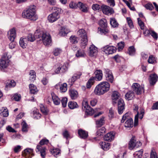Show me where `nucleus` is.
Listing matches in <instances>:
<instances>
[{
	"label": "nucleus",
	"instance_id": "obj_11",
	"mask_svg": "<svg viewBox=\"0 0 158 158\" xmlns=\"http://www.w3.org/2000/svg\"><path fill=\"white\" fill-rule=\"evenodd\" d=\"M103 50L105 53L108 55L115 52L116 51V48L113 46H107L104 47Z\"/></svg>",
	"mask_w": 158,
	"mask_h": 158
},
{
	"label": "nucleus",
	"instance_id": "obj_34",
	"mask_svg": "<svg viewBox=\"0 0 158 158\" xmlns=\"http://www.w3.org/2000/svg\"><path fill=\"white\" fill-rule=\"evenodd\" d=\"M15 82L13 80L8 81L6 83L5 89H6L8 88L13 87L15 85Z\"/></svg>",
	"mask_w": 158,
	"mask_h": 158
},
{
	"label": "nucleus",
	"instance_id": "obj_28",
	"mask_svg": "<svg viewBox=\"0 0 158 158\" xmlns=\"http://www.w3.org/2000/svg\"><path fill=\"white\" fill-rule=\"evenodd\" d=\"M135 96L134 93L130 90L128 92L125 94V98L126 99L128 100H131Z\"/></svg>",
	"mask_w": 158,
	"mask_h": 158
},
{
	"label": "nucleus",
	"instance_id": "obj_48",
	"mask_svg": "<svg viewBox=\"0 0 158 158\" xmlns=\"http://www.w3.org/2000/svg\"><path fill=\"white\" fill-rule=\"evenodd\" d=\"M70 42L72 44H75L77 43L78 39L75 35H72L70 38Z\"/></svg>",
	"mask_w": 158,
	"mask_h": 158
},
{
	"label": "nucleus",
	"instance_id": "obj_26",
	"mask_svg": "<svg viewBox=\"0 0 158 158\" xmlns=\"http://www.w3.org/2000/svg\"><path fill=\"white\" fill-rule=\"evenodd\" d=\"M77 34L81 38V39L87 38L86 32L85 30L83 29L78 30Z\"/></svg>",
	"mask_w": 158,
	"mask_h": 158
},
{
	"label": "nucleus",
	"instance_id": "obj_13",
	"mask_svg": "<svg viewBox=\"0 0 158 158\" xmlns=\"http://www.w3.org/2000/svg\"><path fill=\"white\" fill-rule=\"evenodd\" d=\"M105 76L106 80L110 83H112L114 81V77L112 72L108 69H105Z\"/></svg>",
	"mask_w": 158,
	"mask_h": 158
},
{
	"label": "nucleus",
	"instance_id": "obj_32",
	"mask_svg": "<svg viewBox=\"0 0 158 158\" xmlns=\"http://www.w3.org/2000/svg\"><path fill=\"white\" fill-rule=\"evenodd\" d=\"M150 83L151 84L153 85L157 81V77L155 74H152L150 75Z\"/></svg>",
	"mask_w": 158,
	"mask_h": 158
},
{
	"label": "nucleus",
	"instance_id": "obj_47",
	"mask_svg": "<svg viewBox=\"0 0 158 158\" xmlns=\"http://www.w3.org/2000/svg\"><path fill=\"white\" fill-rule=\"evenodd\" d=\"M61 49L59 48H55L53 51V54L56 56L59 55L62 52Z\"/></svg>",
	"mask_w": 158,
	"mask_h": 158
},
{
	"label": "nucleus",
	"instance_id": "obj_14",
	"mask_svg": "<svg viewBox=\"0 0 158 158\" xmlns=\"http://www.w3.org/2000/svg\"><path fill=\"white\" fill-rule=\"evenodd\" d=\"M33 149L31 148H27L23 152V155L26 158H31L33 155Z\"/></svg>",
	"mask_w": 158,
	"mask_h": 158
},
{
	"label": "nucleus",
	"instance_id": "obj_27",
	"mask_svg": "<svg viewBox=\"0 0 158 158\" xmlns=\"http://www.w3.org/2000/svg\"><path fill=\"white\" fill-rule=\"evenodd\" d=\"M136 140L134 136L132 137L130 140L129 143V148L130 150L133 149L135 147Z\"/></svg>",
	"mask_w": 158,
	"mask_h": 158
},
{
	"label": "nucleus",
	"instance_id": "obj_7",
	"mask_svg": "<svg viewBox=\"0 0 158 158\" xmlns=\"http://www.w3.org/2000/svg\"><path fill=\"white\" fill-rule=\"evenodd\" d=\"M82 108L86 110V112L89 115H92L95 112L94 110L89 105L87 102L85 100L82 102Z\"/></svg>",
	"mask_w": 158,
	"mask_h": 158
},
{
	"label": "nucleus",
	"instance_id": "obj_43",
	"mask_svg": "<svg viewBox=\"0 0 158 158\" xmlns=\"http://www.w3.org/2000/svg\"><path fill=\"white\" fill-rule=\"evenodd\" d=\"M60 90L61 92H65L67 89V85L66 83H64L60 85Z\"/></svg>",
	"mask_w": 158,
	"mask_h": 158
},
{
	"label": "nucleus",
	"instance_id": "obj_51",
	"mask_svg": "<svg viewBox=\"0 0 158 158\" xmlns=\"http://www.w3.org/2000/svg\"><path fill=\"white\" fill-rule=\"evenodd\" d=\"M40 110L41 112L44 115L48 114V110L47 107L44 106L43 105L40 106Z\"/></svg>",
	"mask_w": 158,
	"mask_h": 158
},
{
	"label": "nucleus",
	"instance_id": "obj_16",
	"mask_svg": "<svg viewBox=\"0 0 158 158\" xmlns=\"http://www.w3.org/2000/svg\"><path fill=\"white\" fill-rule=\"evenodd\" d=\"M114 134L113 132H110L107 133L104 136V139L107 141H111L114 138Z\"/></svg>",
	"mask_w": 158,
	"mask_h": 158
},
{
	"label": "nucleus",
	"instance_id": "obj_12",
	"mask_svg": "<svg viewBox=\"0 0 158 158\" xmlns=\"http://www.w3.org/2000/svg\"><path fill=\"white\" fill-rule=\"evenodd\" d=\"M118 111L119 114H122L124 110L125 104L123 100L122 99H120L118 101Z\"/></svg>",
	"mask_w": 158,
	"mask_h": 158
},
{
	"label": "nucleus",
	"instance_id": "obj_5",
	"mask_svg": "<svg viewBox=\"0 0 158 158\" xmlns=\"http://www.w3.org/2000/svg\"><path fill=\"white\" fill-rule=\"evenodd\" d=\"M100 26L102 28H98V30L101 34L103 33L105 34L107 33L108 32V30L106 28L107 26V21L105 19H102L101 20L99 23Z\"/></svg>",
	"mask_w": 158,
	"mask_h": 158
},
{
	"label": "nucleus",
	"instance_id": "obj_22",
	"mask_svg": "<svg viewBox=\"0 0 158 158\" xmlns=\"http://www.w3.org/2000/svg\"><path fill=\"white\" fill-rule=\"evenodd\" d=\"M36 148L37 151H40L41 156L43 158H44L45 156V150L46 149L44 147H43L41 146L37 145L36 147Z\"/></svg>",
	"mask_w": 158,
	"mask_h": 158
},
{
	"label": "nucleus",
	"instance_id": "obj_56",
	"mask_svg": "<svg viewBox=\"0 0 158 158\" xmlns=\"http://www.w3.org/2000/svg\"><path fill=\"white\" fill-rule=\"evenodd\" d=\"M22 131L23 132H26L27 131V125L26 122L23 121L22 123Z\"/></svg>",
	"mask_w": 158,
	"mask_h": 158
},
{
	"label": "nucleus",
	"instance_id": "obj_6",
	"mask_svg": "<svg viewBox=\"0 0 158 158\" xmlns=\"http://www.w3.org/2000/svg\"><path fill=\"white\" fill-rule=\"evenodd\" d=\"M40 40H41L44 44L46 46H48L52 43L51 36L48 33L45 32L43 34Z\"/></svg>",
	"mask_w": 158,
	"mask_h": 158
},
{
	"label": "nucleus",
	"instance_id": "obj_24",
	"mask_svg": "<svg viewBox=\"0 0 158 158\" xmlns=\"http://www.w3.org/2000/svg\"><path fill=\"white\" fill-rule=\"evenodd\" d=\"M99 144L101 146L102 148L105 151L108 150L110 148V143L105 142H100Z\"/></svg>",
	"mask_w": 158,
	"mask_h": 158
},
{
	"label": "nucleus",
	"instance_id": "obj_18",
	"mask_svg": "<svg viewBox=\"0 0 158 158\" xmlns=\"http://www.w3.org/2000/svg\"><path fill=\"white\" fill-rule=\"evenodd\" d=\"M97 48L94 45H91L89 47V54L93 56H96L98 53Z\"/></svg>",
	"mask_w": 158,
	"mask_h": 158
},
{
	"label": "nucleus",
	"instance_id": "obj_49",
	"mask_svg": "<svg viewBox=\"0 0 158 158\" xmlns=\"http://www.w3.org/2000/svg\"><path fill=\"white\" fill-rule=\"evenodd\" d=\"M85 55L84 51L83 50L79 49L76 54V56L77 57H83Z\"/></svg>",
	"mask_w": 158,
	"mask_h": 158
},
{
	"label": "nucleus",
	"instance_id": "obj_21",
	"mask_svg": "<svg viewBox=\"0 0 158 158\" xmlns=\"http://www.w3.org/2000/svg\"><path fill=\"white\" fill-rule=\"evenodd\" d=\"M95 76L94 77L95 80L97 81H100L102 77V71L101 70H97L94 72Z\"/></svg>",
	"mask_w": 158,
	"mask_h": 158
},
{
	"label": "nucleus",
	"instance_id": "obj_20",
	"mask_svg": "<svg viewBox=\"0 0 158 158\" xmlns=\"http://www.w3.org/2000/svg\"><path fill=\"white\" fill-rule=\"evenodd\" d=\"M78 7L82 12H87L88 11V9L87 6L81 2H79L77 3Z\"/></svg>",
	"mask_w": 158,
	"mask_h": 158
},
{
	"label": "nucleus",
	"instance_id": "obj_64",
	"mask_svg": "<svg viewBox=\"0 0 158 158\" xmlns=\"http://www.w3.org/2000/svg\"><path fill=\"white\" fill-rule=\"evenodd\" d=\"M114 112L112 108H110L108 114V116L110 118H112L114 117Z\"/></svg>",
	"mask_w": 158,
	"mask_h": 158
},
{
	"label": "nucleus",
	"instance_id": "obj_1",
	"mask_svg": "<svg viewBox=\"0 0 158 158\" xmlns=\"http://www.w3.org/2000/svg\"><path fill=\"white\" fill-rule=\"evenodd\" d=\"M36 6L34 5L29 6L27 9L24 10L22 13L23 17L30 19L31 20L35 21L38 19V16L36 14Z\"/></svg>",
	"mask_w": 158,
	"mask_h": 158
},
{
	"label": "nucleus",
	"instance_id": "obj_9",
	"mask_svg": "<svg viewBox=\"0 0 158 158\" xmlns=\"http://www.w3.org/2000/svg\"><path fill=\"white\" fill-rule=\"evenodd\" d=\"M8 37L11 42L14 41L16 37V30L15 28H13L8 31Z\"/></svg>",
	"mask_w": 158,
	"mask_h": 158
},
{
	"label": "nucleus",
	"instance_id": "obj_38",
	"mask_svg": "<svg viewBox=\"0 0 158 158\" xmlns=\"http://www.w3.org/2000/svg\"><path fill=\"white\" fill-rule=\"evenodd\" d=\"M1 115L4 117H7L8 116L9 113L7 109L6 108L3 107L1 110Z\"/></svg>",
	"mask_w": 158,
	"mask_h": 158
},
{
	"label": "nucleus",
	"instance_id": "obj_60",
	"mask_svg": "<svg viewBox=\"0 0 158 158\" xmlns=\"http://www.w3.org/2000/svg\"><path fill=\"white\" fill-rule=\"evenodd\" d=\"M49 143V140L46 139H41L39 143L40 145L42 146V145L47 144Z\"/></svg>",
	"mask_w": 158,
	"mask_h": 158
},
{
	"label": "nucleus",
	"instance_id": "obj_46",
	"mask_svg": "<svg viewBox=\"0 0 158 158\" xmlns=\"http://www.w3.org/2000/svg\"><path fill=\"white\" fill-rule=\"evenodd\" d=\"M30 80L31 81H33L35 80L36 77L35 73L33 70H31L30 73Z\"/></svg>",
	"mask_w": 158,
	"mask_h": 158
},
{
	"label": "nucleus",
	"instance_id": "obj_15",
	"mask_svg": "<svg viewBox=\"0 0 158 158\" xmlns=\"http://www.w3.org/2000/svg\"><path fill=\"white\" fill-rule=\"evenodd\" d=\"M82 74L81 72H78L77 73L74 74L73 76L69 80V83L70 85H73V82L78 79L80 78Z\"/></svg>",
	"mask_w": 158,
	"mask_h": 158
},
{
	"label": "nucleus",
	"instance_id": "obj_29",
	"mask_svg": "<svg viewBox=\"0 0 158 158\" xmlns=\"http://www.w3.org/2000/svg\"><path fill=\"white\" fill-rule=\"evenodd\" d=\"M70 95L72 99H75L78 97V93L77 91L74 89H71L70 90Z\"/></svg>",
	"mask_w": 158,
	"mask_h": 158
},
{
	"label": "nucleus",
	"instance_id": "obj_42",
	"mask_svg": "<svg viewBox=\"0 0 158 158\" xmlns=\"http://www.w3.org/2000/svg\"><path fill=\"white\" fill-rule=\"evenodd\" d=\"M106 129L104 127H102L98 129L96 133V135L98 136L103 135L105 132Z\"/></svg>",
	"mask_w": 158,
	"mask_h": 158
},
{
	"label": "nucleus",
	"instance_id": "obj_37",
	"mask_svg": "<svg viewBox=\"0 0 158 158\" xmlns=\"http://www.w3.org/2000/svg\"><path fill=\"white\" fill-rule=\"evenodd\" d=\"M135 53V49L134 46H131L129 47L128 49V53L130 56L134 55Z\"/></svg>",
	"mask_w": 158,
	"mask_h": 158
},
{
	"label": "nucleus",
	"instance_id": "obj_10",
	"mask_svg": "<svg viewBox=\"0 0 158 158\" xmlns=\"http://www.w3.org/2000/svg\"><path fill=\"white\" fill-rule=\"evenodd\" d=\"M102 10L104 14L107 15H111L114 12V10L112 8L107 6L102 5Z\"/></svg>",
	"mask_w": 158,
	"mask_h": 158
},
{
	"label": "nucleus",
	"instance_id": "obj_58",
	"mask_svg": "<svg viewBox=\"0 0 158 158\" xmlns=\"http://www.w3.org/2000/svg\"><path fill=\"white\" fill-rule=\"evenodd\" d=\"M69 6L70 8L74 9L77 8L78 7L77 3L73 2H71L69 4Z\"/></svg>",
	"mask_w": 158,
	"mask_h": 158
},
{
	"label": "nucleus",
	"instance_id": "obj_8",
	"mask_svg": "<svg viewBox=\"0 0 158 158\" xmlns=\"http://www.w3.org/2000/svg\"><path fill=\"white\" fill-rule=\"evenodd\" d=\"M132 88L133 90L138 95L141 94L142 91L143 90V88L137 83H134L132 86Z\"/></svg>",
	"mask_w": 158,
	"mask_h": 158
},
{
	"label": "nucleus",
	"instance_id": "obj_19",
	"mask_svg": "<svg viewBox=\"0 0 158 158\" xmlns=\"http://www.w3.org/2000/svg\"><path fill=\"white\" fill-rule=\"evenodd\" d=\"M78 134L81 138L85 139L88 136V132L82 129H79L78 131Z\"/></svg>",
	"mask_w": 158,
	"mask_h": 158
},
{
	"label": "nucleus",
	"instance_id": "obj_50",
	"mask_svg": "<svg viewBox=\"0 0 158 158\" xmlns=\"http://www.w3.org/2000/svg\"><path fill=\"white\" fill-rule=\"evenodd\" d=\"M51 153L55 157H57L58 154L60 153V150L59 148L53 149L51 151Z\"/></svg>",
	"mask_w": 158,
	"mask_h": 158
},
{
	"label": "nucleus",
	"instance_id": "obj_57",
	"mask_svg": "<svg viewBox=\"0 0 158 158\" xmlns=\"http://www.w3.org/2000/svg\"><path fill=\"white\" fill-rule=\"evenodd\" d=\"M124 43L123 42H121L118 44V49L119 51H120L123 49L124 47Z\"/></svg>",
	"mask_w": 158,
	"mask_h": 158
},
{
	"label": "nucleus",
	"instance_id": "obj_33",
	"mask_svg": "<svg viewBox=\"0 0 158 158\" xmlns=\"http://www.w3.org/2000/svg\"><path fill=\"white\" fill-rule=\"evenodd\" d=\"M44 32L40 31L39 30H36L34 34V36L35 38H39L41 39L43 34H44Z\"/></svg>",
	"mask_w": 158,
	"mask_h": 158
},
{
	"label": "nucleus",
	"instance_id": "obj_25",
	"mask_svg": "<svg viewBox=\"0 0 158 158\" xmlns=\"http://www.w3.org/2000/svg\"><path fill=\"white\" fill-rule=\"evenodd\" d=\"M70 31L69 30L64 27H62L59 32V35L62 36H65Z\"/></svg>",
	"mask_w": 158,
	"mask_h": 158
},
{
	"label": "nucleus",
	"instance_id": "obj_55",
	"mask_svg": "<svg viewBox=\"0 0 158 158\" xmlns=\"http://www.w3.org/2000/svg\"><path fill=\"white\" fill-rule=\"evenodd\" d=\"M41 116V114L39 112L37 111H34L33 112V117L35 119H38L40 118Z\"/></svg>",
	"mask_w": 158,
	"mask_h": 158
},
{
	"label": "nucleus",
	"instance_id": "obj_4",
	"mask_svg": "<svg viewBox=\"0 0 158 158\" xmlns=\"http://www.w3.org/2000/svg\"><path fill=\"white\" fill-rule=\"evenodd\" d=\"M10 57L7 56V53H5L2 56L0 60V69L1 70L6 68L9 65Z\"/></svg>",
	"mask_w": 158,
	"mask_h": 158
},
{
	"label": "nucleus",
	"instance_id": "obj_45",
	"mask_svg": "<svg viewBox=\"0 0 158 158\" xmlns=\"http://www.w3.org/2000/svg\"><path fill=\"white\" fill-rule=\"evenodd\" d=\"M156 58L154 56L150 55L148 58V62L150 64H153L156 63Z\"/></svg>",
	"mask_w": 158,
	"mask_h": 158
},
{
	"label": "nucleus",
	"instance_id": "obj_35",
	"mask_svg": "<svg viewBox=\"0 0 158 158\" xmlns=\"http://www.w3.org/2000/svg\"><path fill=\"white\" fill-rule=\"evenodd\" d=\"M52 98L54 103L56 105H58L60 104V100L58 97L54 94H52Z\"/></svg>",
	"mask_w": 158,
	"mask_h": 158
},
{
	"label": "nucleus",
	"instance_id": "obj_41",
	"mask_svg": "<svg viewBox=\"0 0 158 158\" xmlns=\"http://www.w3.org/2000/svg\"><path fill=\"white\" fill-rule=\"evenodd\" d=\"M87 38L81 39V46L82 49H84L85 48L87 45Z\"/></svg>",
	"mask_w": 158,
	"mask_h": 158
},
{
	"label": "nucleus",
	"instance_id": "obj_40",
	"mask_svg": "<svg viewBox=\"0 0 158 158\" xmlns=\"http://www.w3.org/2000/svg\"><path fill=\"white\" fill-rule=\"evenodd\" d=\"M68 106L70 109H72L77 108L78 106L77 102L74 101H70L68 103Z\"/></svg>",
	"mask_w": 158,
	"mask_h": 158
},
{
	"label": "nucleus",
	"instance_id": "obj_23",
	"mask_svg": "<svg viewBox=\"0 0 158 158\" xmlns=\"http://www.w3.org/2000/svg\"><path fill=\"white\" fill-rule=\"evenodd\" d=\"M134 110L137 112V114L135 116L134 124V126H136L137 125L138 122L139 113V112L138 111V110L139 109V107L137 105H134Z\"/></svg>",
	"mask_w": 158,
	"mask_h": 158
},
{
	"label": "nucleus",
	"instance_id": "obj_63",
	"mask_svg": "<svg viewBox=\"0 0 158 158\" xmlns=\"http://www.w3.org/2000/svg\"><path fill=\"white\" fill-rule=\"evenodd\" d=\"M67 99L66 98H63L61 100V103L63 106L64 107L66 106L67 103Z\"/></svg>",
	"mask_w": 158,
	"mask_h": 158
},
{
	"label": "nucleus",
	"instance_id": "obj_3",
	"mask_svg": "<svg viewBox=\"0 0 158 158\" xmlns=\"http://www.w3.org/2000/svg\"><path fill=\"white\" fill-rule=\"evenodd\" d=\"M52 13L50 14L48 17V21L53 23L57 20L60 17V13L61 11L60 8L54 7L52 9Z\"/></svg>",
	"mask_w": 158,
	"mask_h": 158
},
{
	"label": "nucleus",
	"instance_id": "obj_2",
	"mask_svg": "<svg viewBox=\"0 0 158 158\" xmlns=\"http://www.w3.org/2000/svg\"><path fill=\"white\" fill-rule=\"evenodd\" d=\"M110 86V84L107 81L101 82L95 87L94 91V93L97 95H103L109 90Z\"/></svg>",
	"mask_w": 158,
	"mask_h": 158
},
{
	"label": "nucleus",
	"instance_id": "obj_31",
	"mask_svg": "<svg viewBox=\"0 0 158 158\" xmlns=\"http://www.w3.org/2000/svg\"><path fill=\"white\" fill-rule=\"evenodd\" d=\"M133 126V121L132 118L127 119L125 123V127H132Z\"/></svg>",
	"mask_w": 158,
	"mask_h": 158
},
{
	"label": "nucleus",
	"instance_id": "obj_62",
	"mask_svg": "<svg viewBox=\"0 0 158 158\" xmlns=\"http://www.w3.org/2000/svg\"><path fill=\"white\" fill-rule=\"evenodd\" d=\"M127 21L128 25L131 28L133 27V22L131 19L129 17H127Z\"/></svg>",
	"mask_w": 158,
	"mask_h": 158
},
{
	"label": "nucleus",
	"instance_id": "obj_39",
	"mask_svg": "<svg viewBox=\"0 0 158 158\" xmlns=\"http://www.w3.org/2000/svg\"><path fill=\"white\" fill-rule=\"evenodd\" d=\"M94 77L90 78L87 82L86 84V87L88 88H90L94 82Z\"/></svg>",
	"mask_w": 158,
	"mask_h": 158
},
{
	"label": "nucleus",
	"instance_id": "obj_53",
	"mask_svg": "<svg viewBox=\"0 0 158 158\" xmlns=\"http://www.w3.org/2000/svg\"><path fill=\"white\" fill-rule=\"evenodd\" d=\"M120 94L117 91H114L112 95V99L114 100H116L119 98Z\"/></svg>",
	"mask_w": 158,
	"mask_h": 158
},
{
	"label": "nucleus",
	"instance_id": "obj_36",
	"mask_svg": "<svg viewBox=\"0 0 158 158\" xmlns=\"http://www.w3.org/2000/svg\"><path fill=\"white\" fill-rule=\"evenodd\" d=\"M110 23L113 27H117L118 26V24L114 18H110Z\"/></svg>",
	"mask_w": 158,
	"mask_h": 158
},
{
	"label": "nucleus",
	"instance_id": "obj_44",
	"mask_svg": "<svg viewBox=\"0 0 158 158\" xmlns=\"http://www.w3.org/2000/svg\"><path fill=\"white\" fill-rule=\"evenodd\" d=\"M104 123V117H102L100 119L97 120L96 121V124L97 126L100 127L102 126Z\"/></svg>",
	"mask_w": 158,
	"mask_h": 158
},
{
	"label": "nucleus",
	"instance_id": "obj_30",
	"mask_svg": "<svg viewBox=\"0 0 158 158\" xmlns=\"http://www.w3.org/2000/svg\"><path fill=\"white\" fill-rule=\"evenodd\" d=\"M30 93L33 94L37 93L38 91V90L36 86L33 84H30L29 85Z\"/></svg>",
	"mask_w": 158,
	"mask_h": 158
},
{
	"label": "nucleus",
	"instance_id": "obj_59",
	"mask_svg": "<svg viewBox=\"0 0 158 158\" xmlns=\"http://www.w3.org/2000/svg\"><path fill=\"white\" fill-rule=\"evenodd\" d=\"M92 8L94 10H99L101 8L102 9V6L98 4H94L92 5Z\"/></svg>",
	"mask_w": 158,
	"mask_h": 158
},
{
	"label": "nucleus",
	"instance_id": "obj_17",
	"mask_svg": "<svg viewBox=\"0 0 158 158\" xmlns=\"http://www.w3.org/2000/svg\"><path fill=\"white\" fill-rule=\"evenodd\" d=\"M20 46L23 48H26L28 44V41L27 38L21 37L19 41Z\"/></svg>",
	"mask_w": 158,
	"mask_h": 158
},
{
	"label": "nucleus",
	"instance_id": "obj_52",
	"mask_svg": "<svg viewBox=\"0 0 158 158\" xmlns=\"http://www.w3.org/2000/svg\"><path fill=\"white\" fill-rule=\"evenodd\" d=\"M130 114L129 113H127L125 114H124L123 116L122 119L121 120V122L122 123H123L124 122L125 120H127V119H129V118H131L129 117Z\"/></svg>",
	"mask_w": 158,
	"mask_h": 158
},
{
	"label": "nucleus",
	"instance_id": "obj_54",
	"mask_svg": "<svg viewBox=\"0 0 158 158\" xmlns=\"http://www.w3.org/2000/svg\"><path fill=\"white\" fill-rule=\"evenodd\" d=\"M26 38L27 39L28 42H33L35 41V39L34 35L31 34H29Z\"/></svg>",
	"mask_w": 158,
	"mask_h": 158
},
{
	"label": "nucleus",
	"instance_id": "obj_61",
	"mask_svg": "<svg viewBox=\"0 0 158 158\" xmlns=\"http://www.w3.org/2000/svg\"><path fill=\"white\" fill-rule=\"evenodd\" d=\"M138 24L140 27L141 29L142 30L144 29V23L139 18L138 19Z\"/></svg>",
	"mask_w": 158,
	"mask_h": 158
}]
</instances>
